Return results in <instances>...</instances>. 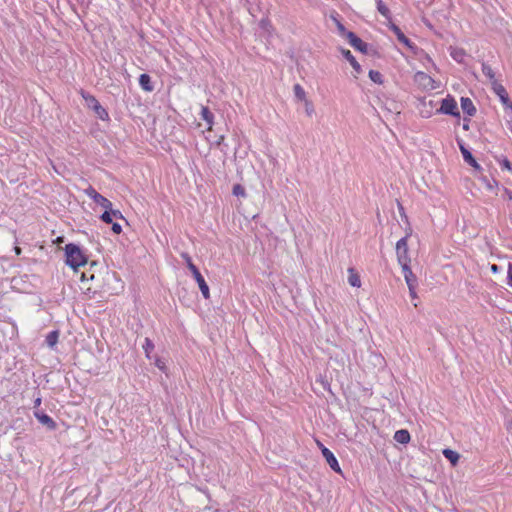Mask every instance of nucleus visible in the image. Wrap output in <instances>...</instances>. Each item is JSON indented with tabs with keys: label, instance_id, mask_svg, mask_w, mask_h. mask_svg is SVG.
<instances>
[{
	"label": "nucleus",
	"instance_id": "f257e3e1",
	"mask_svg": "<svg viewBox=\"0 0 512 512\" xmlns=\"http://www.w3.org/2000/svg\"><path fill=\"white\" fill-rule=\"evenodd\" d=\"M64 251L65 264L73 270H77L80 266H84L87 263V255L79 245L75 243H68L66 244Z\"/></svg>",
	"mask_w": 512,
	"mask_h": 512
},
{
	"label": "nucleus",
	"instance_id": "f03ea898",
	"mask_svg": "<svg viewBox=\"0 0 512 512\" xmlns=\"http://www.w3.org/2000/svg\"><path fill=\"white\" fill-rule=\"evenodd\" d=\"M181 257L185 261L187 268L192 273L193 278L197 282V284L199 286V289H200V291L202 293V296L205 299H209L210 298L209 286L206 283L204 277L200 273V271L197 268V266L193 263L192 258L190 257V255L188 253H182Z\"/></svg>",
	"mask_w": 512,
	"mask_h": 512
},
{
	"label": "nucleus",
	"instance_id": "7ed1b4c3",
	"mask_svg": "<svg viewBox=\"0 0 512 512\" xmlns=\"http://www.w3.org/2000/svg\"><path fill=\"white\" fill-rule=\"evenodd\" d=\"M81 96L84 99L86 106L89 109L93 110L99 119L103 121L109 120V114L107 110L104 107H102V105L93 95L82 90Z\"/></svg>",
	"mask_w": 512,
	"mask_h": 512
},
{
	"label": "nucleus",
	"instance_id": "20e7f679",
	"mask_svg": "<svg viewBox=\"0 0 512 512\" xmlns=\"http://www.w3.org/2000/svg\"><path fill=\"white\" fill-rule=\"evenodd\" d=\"M397 261L401 267L409 266L411 259L408 249V235L399 239L396 243Z\"/></svg>",
	"mask_w": 512,
	"mask_h": 512
},
{
	"label": "nucleus",
	"instance_id": "39448f33",
	"mask_svg": "<svg viewBox=\"0 0 512 512\" xmlns=\"http://www.w3.org/2000/svg\"><path fill=\"white\" fill-rule=\"evenodd\" d=\"M439 113L459 117L460 113L457 109V102L451 96H447L441 101V107L438 110Z\"/></svg>",
	"mask_w": 512,
	"mask_h": 512
},
{
	"label": "nucleus",
	"instance_id": "423d86ee",
	"mask_svg": "<svg viewBox=\"0 0 512 512\" xmlns=\"http://www.w3.org/2000/svg\"><path fill=\"white\" fill-rule=\"evenodd\" d=\"M86 195L90 197L96 204L100 205L104 209H110L112 202L106 197L98 193L93 187H89L85 190Z\"/></svg>",
	"mask_w": 512,
	"mask_h": 512
},
{
	"label": "nucleus",
	"instance_id": "0eeeda50",
	"mask_svg": "<svg viewBox=\"0 0 512 512\" xmlns=\"http://www.w3.org/2000/svg\"><path fill=\"white\" fill-rule=\"evenodd\" d=\"M34 417L48 430H55L57 428L56 422L47 415L43 410L37 409L33 412Z\"/></svg>",
	"mask_w": 512,
	"mask_h": 512
},
{
	"label": "nucleus",
	"instance_id": "6e6552de",
	"mask_svg": "<svg viewBox=\"0 0 512 512\" xmlns=\"http://www.w3.org/2000/svg\"><path fill=\"white\" fill-rule=\"evenodd\" d=\"M457 144L461 151L464 161L475 169H481L478 162L473 157L472 153L466 148L462 139H457Z\"/></svg>",
	"mask_w": 512,
	"mask_h": 512
},
{
	"label": "nucleus",
	"instance_id": "1a4fd4ad",
	"mask_svg": "<svg viewBox=\"0 0 512 512\" xmlns=\"http://www.w3.org/2000/svg\"><path fill=\"white\" fill-rule=\"evenodd\" d=\"M349 44L356 50L366 53L368 50V44L360 39L354 32L347 33V38Z\"/></svg>",
	"mask_w": 512,
	"mask_h": 512
},
{
	"label": "nucleus",
	"instance_id": "9d476101",
	"mask_svg": "<svg viewBox=\"0 0 512 512\" xmlns=\"http://www.w3.org/2000/svg\"><path fill=\"white\" fill-rule=\"evenodd\" d=\"M389 28L395 34V36L397 37V40L400 43L404 44L410 50H414L416 48L414 43L408 37L405 36V34L402 32V30L396 24L392 23L389 26Z\"/></svg>",
	"mask_w": 512,
	"mask_h": 512
},
{
	"label": "nucleus",
	"instance_id": "9b49d317",
	"mask_svg": "<svg viewBox=\"0 0 512 512\" xmlns=\"http://www.w3.org/2000/svg\"><path fill=\"white\" fill-rule=\"evenodd\" d=\"M322 455L323 457L325 458L327 464L329 465V467L336 473H341V468H340V465L338 463V460L337 458L335 457V455L333 454L332 451H330L327 447H323L322 449Z\"/></svg>",
	"mask_w": 512,
	"mask_h": 512
},
{
	"label": "nucleus",
	"instance_id": "f8f14e48",
	"mask_svg": "<svg viewBox=\"0 0 512 512\" xmlns=\"http://www.w3.org/2000/svg\"><path fill=\"white\" fill-rule=\"evenodd\" d=\"M401 268H402L403 276H404L405 282L408 286V289L413 290V286H417V284H418L417 277L412 272L410 265L404 266Z\"/></svg>",
	"mask_w": 512,
	"mask_h": 512
},
{
	"label": "nucleus",
	"instance_id": "ddd939ff",
	"mask_svg": "<svg viewBox=\"0 0 512 512\" xmlns=\"http://www.w3.org/2000/svg\"><path fill=\"white\" fill-rule=\"evenodd\" d=\"M493 91L498 96V98L503 106L510 101L508 92L502 84L494 83Z\"/></svg>",
	"mask_w": 512,
	"mask_h": 512
},
{
	"label": "nucleus",
	"instance_id": "4468645a",
	"mask_svg": "<svg viewBox=\"0 0 512 512\" xmlns=\"http://www.w3.org/2000/svg\"><path fill=\"white\" fill-rule=\"evenodd\" d=\"M449 54L451 58L456 61L457 63H464L466 59V51L463 48L460 47H449Z\"/></svg>",
	"mask_w": 512,
	"mask_h": 512
},
{
	"label": "nucleus",
	"instance_id": "2eb2a0df",
	"mask_svg": "<svg viewBox=\"0 0 512 512\" xmlns=\"http://www.w3.org/2000/svg\"><path fill=\"white\" fill-rule=\"evenodd\" d=\"M460 103L463 112L466 113L468 116H474L476 114V107L474 106L470 98L462 97Z\"/></svg>",
	"mask_w": 512,
	"mask_h": 512
},
{
	"label": "nucleus",
	"instance_id": "dca6fc26",
	"mask_svg": "<svg viewBox=\"0 0 512 512\" xmlns=\"http://www.w3.org/2000/svg\"><path fill=\"white\" fill-rule=\"evenodd\" d=\"M342 55L343 57L351 64L353 69L357 74H360L362 72V68L360 64L357 62L355 57L352 55L351 51L348 49H342Z\"/></svg>",
	"mask_w": 512,
	"mask_h": 512
},
{
	"label": "nucleus",
	"instance_id": "f3484780",
	"mask_svg": "<svg viewBox=\"0 0 512 512\" xmlns=\"http://www.w3.org/2000/svg\"><path fill=\"white\" fill-rule=\"evenodd\" d=\"M139 85L146 92H152L154 90V85L152 84L151 77L146 73L140 75Z\"/></svg>",
	"mask_w": 512,
	"mask_h": 512
},
{
	"label": "nucleus",
	"instance_id": "a211bd4d",
	"mask_svg": "<svg viewBox=\"0 0 512 512\" xmlns=\"http://www.w3.org/2000/svg\"><path fill=\"white\" fill-rule=\"evenodd\" d=\"M201 118L207 123L208 129L210 130L214 123V115L207 106L201 107Z\"/></svg>",
	"mask_w": 512,
	"mask_h": 512
},
{
	"label": "nucleus",
	"instance_id": "6ab92c4d",
	"mask_svg": "<svg viewBox=\"0 0 512 512\" xmlns=\"http://www.w3.org/2000/svg\"><path fill=\"white\" fill-rule=\"evenodd\" d=\"M410 439V433L405 429L397 430L394 434V440L400 444H407Z\"/></svg>",
	"mask_w": 512,
	"mask_h": 512
},
{
	"label": "nucleus",
	"instance_id": "aec40b11",
	"mask_svg": "<svg viewBox=\"0 0 512 512\" xmlns=\"http://www.w3.org/2000/svg\"><path fill=\"white\" fill-rule=\"evenodd\" d=\"M348 283L352 286V287H360L361 286V280H360V277L359 275L355 272L354 268H349L348 269Z\"/></svg>",
	"mask_w": 512,
	"mask_h": 512
},
{
	"label": "nucleus",
	"instance_id": "412c9836",
	"mask_svg": "<svg viewBox=\"0 0 512 512\" xmlns=\"http://www.w3.org/2000/svg\"><path fill=\"white\" fill-rule=\"evenodd\" d=\"M377 11L386 19L391 18V12L382 0H376Z\"/></svg>",
	"mask_w": 512,
	"mask_h": 512
},
{
	"label": "nucleus",
	"instance_id": "4be33fe9",
	"mask_svg": "<svg viewBox=\"0 0 512 512\" xmlns=\"http://www.w3.org/2000/svg\"><path fill=\"white\" fill-rule=\"evenodd\" d=\"M58 338H59V331L53 330L47 334L45 342L49 347H53L58 342Z\"/></svg>",
	"mask_w": 512,
	"mask_h": 512
},
{
	"label": "nucleus",
	"instance_id": "5701e85b",
	"mask_svg": "<svg viewBox=\"0 0 512 512\" xmlns=\"http://www.w3.org/2000/svg\"><path fill=\"white\" fill-rule=\"evenodd\" d=\"M443 455L445 456L446 459H448L453 465L457 464L459 458H460V455L456 452V451H453L451 449H444L443 450Z\"/></svg>",
	"mask_w": 512,
	"mask_h": 512
},
{
	"label": "nucleus",
	"instance_id": "b1692460",
	"mask_svg": "<svg viewBox=\"0 0 512 512\" xmlns=\"http://www.w3.org/2000/svg\"><path fill=\"white\" fill-rule=\"evenodd\" d=\"M295 97L300 101H308L306 99V92L300 84H295L293 87Z\"/></svg>",
	"mask_w": 512,
	"mask_h": 512
},
{
	"label": "nucleus",
	"instance_id": "393cba45",
	"mask_svg": "<svg viewBox=\"0 0 512 512\" xmlns=\"http://www.w3.org/2000/svg\"><path fill=\"white\" fill-rule=\"evenodd\" d=\"M369 78L372 82L376 84H382L383 83V76L382 74L377 70H370L369 71Z\"/></svg>",
	"mask_w": 512,
	"mask_h": 512
},
{
	"label": "nucleus",
	"instance_id": "a878e982",
	"mask_svg": "<svg viewBox=\"0 0 512 512\" xmlns=\"http://www.w3.org/2000/svg\"><path fill=\"white\" fill-rule=\"evenodd\" d=\"M232 193H233V195H235L237 197H245L246 196L245 188L241 184H235L233 186Z\"/></svg>",
	"mask_w": 512,
	"mask_h": 512
},
{
	"label": "nucleus",
	"instance_id": "bb28decb",
	"mask_svg": "<svg viewBox=\"0 0 512 512\" xmlns=\"http://www.w3.org/2000/svg\"><path fill=\"white\" fill-rule=\"evenodd\" d=\"M143 349L146 353V356L150 358V352L154 349V343L151 339L145 338Z\"/></svg>",
	"mask_w": 512,
	"mask_h": 512
},
{
	"label": "nucleus",
	"instance_id": "cd10ccee",
	"mask_svg": "<svg viewBox=\"0 0 512 512\" xmlns=\"http://www.w3.org/2000/svg\"><path fill=\"white\" fill-rule=\"evenodd\" d=\"M498 163L502 169L512 172V163L506 157L498 159Z\"/></svg>",
	"mask_w": 512,
	"mask_h": 512
},
{
	"label": "nucleus",
	"instance_id": "c85d7f7f",
	"mask_svg": "<svg viewBox=\"0 0 512 512\" xmlns=\"http://www.w3.org/2000/svg\"><path fill=\"white\" fill-rule=\"evenodd\" d=\"M336 27H337V30L339 32V34L345 38H347V33H349L350 31H347L345 26L342 24V22L340 20H336Z\"/></svg>",
	"mask_w": 512,
	"mask_h": 512
},
{
	"label": "nucleus",
	"instance_id": "c756f323",
	"mask_svg": "<svg viewBox=\"0 0 512 512\" xmlns=\"http://www.w3.org/2000/svg\"><path fill=\"white\" fill-rule=\"evenodd\" d=\"M100 219L107 224H111L113 222L112 215L108 209H105V211L100 216Z\"/></svg>",
	"mask_w": 512,
	"mask_h": 512
},
{
	"label": "nucleus",
	"instance_id": "7c9ffc66",
	"mask_svg": "<svg viewBox=\"0 0 512 512\" xmlns=\"http://www.w3.org/2000/svg\"><path fill=\"white\" fill-rule=\"evenodd\" d=\"M482 71L490 79L494 78V72H493L492 68L489 65L483 63L482 64Z\"/></svg>",
	"mask_w": 512,
	"mask_h": 512
},
{
	"label": "nucleus",
	"instance_id": "2f4dec72",
	"mask_svg": "<svg viewBox=\"0 0 512 512\" xmlns=\"http://www.w3.org/2000/svg\"><path fill=\"white\" fill-rule=\"evenodd\" d=\"M504 110L506 111L508 117H509V122L512 123V101L510 100L507 104H505L504 106Z\"/></svg>",
	"mask_w": 512,
	"mask_h": 512
},
{
	"label": "nucleus",
	"instance_id": "473e14b6",
	"mask_svg": "<svg viewBox=\"0 0 512 512\" xmlns=\"http://www.w3.org/2000/svg\"><path fill=\"white\" fill-rule=\"evenodd\" d=\"M416 77H417V79H419V80H427V81H429V82H433V79H432L429 75H427L426 73H424V72H418V73L416 74Z\"/></svg>",
	"mask_w": 512,
	"mask_h": 512
},
{
	"label": "nucleus",
	"instance_id": "72a5a7b5",
	"mask_svg": "<svg viewBox=\"0 0 512 512\" xmlns=\"http://www.w3.org/2000/svg\"><path fill=\"white\" fill-rule=\"evenodd\" d=\"M507 284L512 287V263H509L508 265V271H507Z\"/></svg>",
	"mask_w": 512,
	"mask_h": 512
},
{
	"label": "nucleus",
	"instance_id": "f704fd0d",
	"mask_svg": "<svg viewBox=\"0 0 512 512\" xmlns=\"http://www.w3.org/2000/svg\"><path fill=\"white\" fill-rule=\"evenodd\" d=\"M112 231L115 234H120L122 232V226L119 223L112 222Z\"/></svg>",
	"mask_w": 512,
	"mask_h": 512
},
{
	"label": "nucleus",
	"instance_id": "c9c22d12",
	"mask_svg": "<svg viewBox=\"0 0 512 512\" xmlns=\"http://www.w3.org/2000/svg\"><path fill=\"white\" fill-rule=\"evenodd\" d=\"M108 211H110V213H111V215H112V219H113V218H120V219H122V218H123V216H122V214H121V212H120L119 210H114V209H112V207H111L110 209H108Z\"/></svg>",
	"mask_w": 512,
	"mask_h": 512
},
{
	"label": "nucleus",
	"instance_id": "e433bc0d",
	"mask_svg": "<svg viewBox=\"0 0 512 512\" xmlns=\"http://www.w3.org/2000/svg\"><path fill=\"white\" fill-rule=\"evenodd\" d=\"M305 105H306V112H307V114H308L309 116H310V115H312V113L314 112V109H313V107H312L311 102H310V101H306V102H305Z\"/></svg>",
	"mask_w": 512,
	"mask_h": 512
},
{
	"label": "nucleus",
	"instance_id": "4c0bfd02",
	"mask_svg": "<svg viewBox=\"0 0 512 512\" xmlns=\"http://www.w3.org/2000/svg\"><path fill=\"white\" fill-rule=\"evenodd\" d=\"M41 402H42L41 397H37V398L34 400V410L39 409V406L41 405Z\"/></svg>",
	"mask_w": 512,
	"mask_h": 512
},
{
	"label": "nucleus",
	"instance_id": "58836bf2",
	"mask_svg": "<svg viewBox=\"0 0 512 512\" xmlns=\"http://www.w3.org/2000/svg\"><path fill=\"white\" fill-rule=\"evenodd\" d=\"M416 287L417 286H413V290H409V294L412 298H416L417 297V294H416Z\"/></svg>",
	"mask_w": 512,
	"mask_h": 512
},
{
	"label": "nucleus",
	"instance_id": "ea45409f",
	"mask_svg": "<svg viewBox=\"0 0 512 512\" xmlns=\"http://www.w3.org/2000/svg\"><path fill=\"white\" fill-rule=\"evenodd\" d=\"M425 60L432 66H435L434 62L432 61L431 57L428 54H425Z\"/></svg>",
	"mask_w": 512,
	"mask_h": 512
},
{
	"label": "nucleus",
	"instance_id": "a19ab883",
	"mask_svg": "<svg viewBox=\"0 0 512 512\" xmlns=\"http://www.w3.org/2000/svg\"><path fill=\"white\" fill-rule=\"evenodd\" d=\"M331 19H332V20L334 21V23L336 24V20H339V19H338V14H337V13H335V15H333V14H332V15H331Z\"/></svg>",
	"mask_w": 512,
	"mask_h": 512
},
{
	"label": "nucleus",
	"instance_id": "79ce46f5",
	"mask_svg": "<svg viewBox=\"0 0 512 512\" xmlns=\"http://www.w3.org/2000/svg\"><path fill=\"white\" fill-rule=\"evenodd\" d=\"M491 270H492L493 272H497V271H498V266H497V265H495V264H494V265H492Z\"/></svg>",
	"mask_w": 512,
	"mask_h": 512
},
{
	"label": "nucleus",
	"instance_id": "37998d69",
	"mask_svg": "<svg viewBox=\"0 0 512 512\" xmlns=\"http://www.w3.org/2000/svg\"><path fill=\"white\" fill-rule=\"evenodd\" d=\"M317 444H318V446H319V448H320L321 450L323 449V447H325V446H324L321 442H319V441L317 442Z\"/></svg>",
	"mask_w": 512,
	"mask_h": 512
},
{
	"label": "nucleus",
	"instance_id": "c03bdc74",
	"mask_svg": "<svg viewBox=\"0 0 512 512\" xmlns=\"http://www.w3.org/2000/svg\"><path fill=\"white\" fill-rule=\"evenodd\" d=\"M463 128H464V129H468V124H464V125H463Z\"/></svg>",
	"mask_w": 512,
	"mask_h": 512
},
{
	"label": "nucleus",
	"instance_id": "a18cd8bd",
	"mask_svg": "<svg viewBox=\"0 0 512 512\" xmlns=\"http://www.w3.org/2000/svg\"><path fill=\"white\" fill-rule=\"evenodd\" d=\"M510 131H511V133H512V126L510 127Z\"/></svg>",
	"mask_w": 512,
	"mask_h": 512
}]
</instances>
